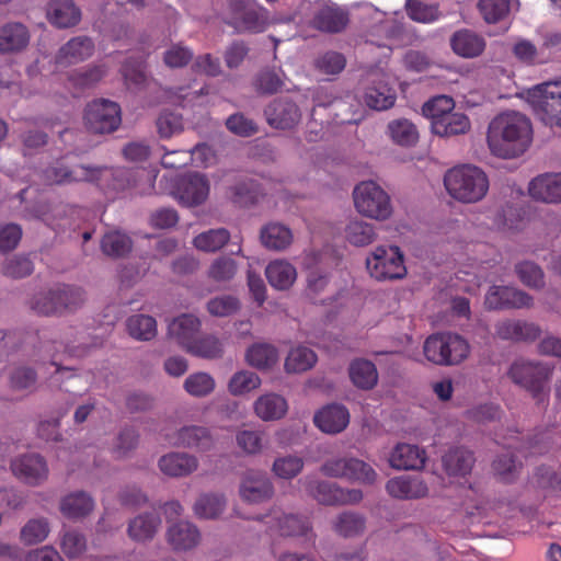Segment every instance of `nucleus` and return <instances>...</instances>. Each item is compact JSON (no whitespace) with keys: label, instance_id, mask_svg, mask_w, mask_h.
Listing matches in <instances>:
<instances>
[{"label":"nucleus","instance_id":"nucleus-50","mask_svg":"<svg viewBox=\"0 0 561 561\" xmlns=\"http://www.w3.org/2000/svg\"><path fill=\"white\" fill-rule=\"evenodd\" d=\"M247 362L250 366L257 369H268L278 360L277 350L267 343H259L252 345L247 351Z\"/></svg>","mask_w":561,"mask_h":561},{"label":"nucleus","instance_id":"nucleus-38","mask_svg":"<svg viewBox=\"0 0 561 561\" xmlns=\"http://www.w3.org/2000/svg\"><path fill=\"white\" fill-rule=\"evenodd\" d=\"M59 508L67 518H83L93 511L94 501L87 492L77 491L64 496Z\"/></svg>","mask_w":561,"mask_h":561},{"label":"nucleus","instance_id":"nucleus-56","mask_svg":"<svg viewBox=\"0 0 561 561\" xmlns=\"http://www.w3.org/2000/svg\"><path fill=\"white\" fill-rule=\"evenodd\" d=\"M514 271L519 280L527 287L540 289L545 286V274L541 267L531 261L515 264Z\"/></svg>","mask_w":561,"mask_h":561},{"label":"nucleus","instance_id":"nucleus-47","mask_svg":"<svg viewBox=\"0 0 561 561\" xmlns=\"http://www.w3.org/2000/svg\"><path fill=\"white\" fill-rule=\"evenodd\" d=\"M9 386L13 391L32 393L37 388V373L25 365L13 367L9 371Z\"/></svg>","mask_w":561,"mask_h":561},{"label":"nucleus","instance_id":"nucleus-17","mask_svg":"<svg viewBox=\"0 0 561 561\" xmlns=\"http://www.w3.org/2000/svg\"><path fill=\"white\" fill-rule=\"evenodd\" d=\"M365 104L376 111L391 108L397 100L396 90L389 85L388 77L381 71H371L366 77Z\"/></svg>","mask_w":561,"mask_h":561},{"label":"nucleus","instance_id":"nucleus-60","mask_svg":"<svg viewBox=\"0 0 561 561\" xmlns=\"http://www.w3.org/2000/svg\"><path fill=\"white\" fill-rule=\"evenodd\" d=\"M186 352L202 358L216 359L222 356L224 350L217 337L207 335L201 339H195Z\"/></svg>","mask_w":561,"mask_h":561},{"label":"nucleus","instance_id":"nucleus-54","mask_svg":"<svg viewBox=\"0 0 561 561\" xmlns=\"http://www.w3.org/2000/svg\"><path fill=\"white\" fill-rule=\"evenodd\" d=\"M50 531L48 519L37 517L30 519L20 531V539L24 545H37L44 541Z\"/></svg>","mask_w":561,"mask_h":561},{"label":"nucleus","instance_id":"nucleus-12","mask_svg":"<svg viewBox=\"0 0 561 561\" xmlns=\"http://www.w3.org/2000/svg\"><path fill=\"white\" fill-rule=\"evenodd\" d=\"M121 123V107L116 102L101 99L92 101L85 107L84 126L91 134H111Z\"/></svg>","mask_w":561,"mask_h":561},{"label":"nucleus","instance_id":"nucleus-8","mask_svg":"<svg viewBox=\"0 0 561 561\" xmlns=\"http://www.w3.org/2000/svg\"><path fill=\"white\" fill-rule=\"evenodd\" d=\"M552 375V367L541 362L519 359L510 369L512 381L529 391L539 403L547 400L545 387Z\"/></svg>","mask_w":561,"mask_h":561},{"label":"nucleus","instance_id":"nucleus-33","mask_svg":"<svg viewBox=\"0 0 561 561\" xmlns=\"http://www.w3.org/2000/svg\"><path fill=\"white\" fill-rule=\"evenodd\" d=\"M94 50L93 42L87 36H78L68 41L60 47L56 60L57 64L67 66L77 64L91 57Z\"/></svg>","mask_w":561,"mask_h":561},{"label":"nucleus","instance_id":"nucleus-35","mask_svg":"<svg viewBox=\"0 0 561 561\" xmlns=\"http://www.w3.org/2000/svg\"><path fill=\"white\" fill-rule=\"evenodd\" d=\"M366 517L353 511H344L332 520L333 531L343 538H355L364 535L366 530Z\"/></svg>","mask_w":561,"mask_h":561},{"label":"nucleus","instance_id":"nucleus-63","mask_svg":"<svg viewBox=\"0 0 561 561\" xmlns=\"http://www.w3.org/2000/svg\"><path fill=\"white\" fill-rule=\"evenodd\" d=\"M304 466L305 462L301 457L287 455L274 460L272 471L280 479L291 480L302 471Z\"/></svg>","mask_w":561,"mask_h":561},{"label":"nucleus","instance_id":"nucleus-53","mask_svg":"<svg viewBox=\"0 0 561 561\" xmlns=\"http://www.w3.org/2000/svg\"><path fill=\"white\" fill-rule=\"evenodd\" d=\"M230 239V233L225 228L210 229L197 234L193 244L204 252H216L220 250Z\"/></svg>","mask_w":561,"mask_h":561},{"label":"nucleus","instance_id":"nucleus-51","mask_svg":"<svg viewBox=\"0 0 561 561\" xmlns=\"http://www.w3.org/2000/svg\"><path fill=\"white\" fill-rule=\"evenodd\" d=\"M343 471L345 474H343L342 479L350 481L371 484L377 478V473L370 465L353 457H344Z\"/></svg>","mask_w":561,"mask_h":561},{"label":"nucleus","instance_id":"nucleus-7","mask_svg":"<svg viewBox=\"0 0 561 561\" xmlns=\"http://www.w3.org/2000/svg\"><path fill=\"white\" fill-rule=\"evenodd\" d=\"M423 352L426 359L436 365H458L467 358L469 345L458 334L436 333L425 340Z\"/></svg>","mask_w":561,"mask_h":561},{"label":"nucleus","instance_id":"nucleus-14","mask_svg":"<svg viewBox=\"0 0 561 561\" xmlns=\"http://www.w3.org/2000/svg\"><path fill=\"white\" fill-rule=\"evenodd\" d=\"M169 443L175 448L208 453L215 448L216 439L211 431L202 425H184L168 436Z\"/></svg>","mask_w":561,"mask_h":561},{"label":"nucleus","instance_id":"nucleus-22","mask_svg":"<svg viewBox=\"0 0 561 561\" xmlns=\"http://www.w3.org/2000/svg\"><path fill=\"white\" fill-rule=\"evenodd\" d=\"M494 330L499 339L514 342H534L541 334V329L538 324L519 319L499 321Z\"/></svg>","mask_w":561,"mask_h":561},{"label":"nucleus","instance_id":"nucleus-52","mask_svg":"<svg viewBox=\"0 0 561 561\" xmlns=\"http://www.w3.org/2000/svg\"><path fill=\"white\" fill-rule=\"evenodd\" d=\"M345 238L355 247H365L376 239V231L371 224L354 219L345 227Z\"/></svg>","mask_w":561,"mask_h":561},{"label":"nucleus","instance_id":"nucleus-1","mask_svg":"<svg viewBox=\"0 0 561 561\" xmlns=\"http://www.w3.org/2000/svg\"><path fill=\"white\" fill-rule=\"evenodd\" d=\"M486 142L491 153L497 158H519L531 146L533 124L525 114L503 112L490 122Z\"/></svg>","mask_w":561,"mask_h":561},{"label":"nucleus","instance_id":"nucleus-15","mask_svg":"<svg viewBox=\"0 0 561 561\" xmlns=\"http://www.w3.org/2000/svg\"><path fill=\"white\" fill-rule=\"evenodd\" d=\"M209 195V181L197 172H190L181 176L173 191L174 198L185 207L199 206Z\"/></svg>","mask_w":561,"mask_h":561},{"label":"nucleus","instance_id":"nucleus-11","mask_svg":"<svg viewBox=\"0 0 561 561\" xmlns=\"http://www.w3.org/2000/svg\"><path fill=\"white\" fill-rule=\"evenodd\" d=\"M299 482L308 495L322 505L357 504L363 500V493L358 489H343L335 483L319 480L312 476H306Z\"/></svg>","mask_w":561,"mask_h":561},{"label":"nucleus","instance_id":"nucleus-5","mask_svg":"<svg viewBox=\"0 0 561 561\" xmlns=\"http://www.w3.org/2000/svg\"><path fill=\"white\" fill-rule=\"evenodd\" d=\"M354 206L364 217L385 221L393 213L390 195L376 182L363 181L354 187Z\"/></svg>","mask_w":561,"mask_h":561},{"label":"nucleus","instance_id":"nucleus-43","mask_svg":"<svg viewBox=\"0 0 561 561\" xmlns=\"http://www.w3.org/2000/svg\"><path fill=\"white\" fill-rule=\"evenodd\" d=\"M226 505L227 500L222 494L204 493L197 497L193 511L198 518L215 519L224 513Z\"/></svg>","mask_w":561,"mask_h":561},{"label":"nucleus","instance_id":"nucleus-41","mask_svg":"<svg viewBox=\"0 0 561 561\" xmlns=\"http://www.w3.org/2000/svg\"><path fill=\"white\" fill-rule=\"evenodd\" d=\"M260 239L266 249L282 251L291 244L293 232L279 222H268L262 227Z\"/></svg>","mask_w":561,"mask_h":561},{"label":"nucleus","instance_id":"nucleus-57","mask_svg":"<svg viewBox=\"0 0 561 561\" xmlns=\"http://www.w3.org/2000/svg\"><path fill=\"white\" fill-rule=\"evenodd\" d=\"M238 272L237 262L226 255L215 259L208 267L207 276L215 283H228Z\"/></svg>","mask_w":561,"mask_h":561},{"label":"nucleus","instance_id":"nucleus-34","mask_svg":"<svg viewBox=\"0 0 561 561\" xmlns=\"http://www.w3.org/2000/svg\"><path fill=\"white\" fill-rule=\"evenodd\" d=\"M386 490L391 496L401 500L421 499L428 494L426 483L419 478L390 479L386 484Z\"/></svg>","mask_w":561,"mask_h":561},{"label":"nucleus","instance_id":"nucleus-49","mask_svg":"<svg viewBox=\"0 0 561 561\" xmlns=\"http://www.w3.org/2000/svg\"><path fill=\"white\" fill-rule=\"evenodd\" d=\"M129 335L139 341H150L157 335V321L147 314H134L126 321Z\"/></svg>","mask_w":561,"mask_h":561},{"label":"nucleus","instance_id":"nucleus-28","mask_svg":"<svg viewBox=\"0 0 561 561\" xmlns=\"http://www.w3.org/2000/svg\"><path fill=\"white\" fill-rule=\"evenodd\" d=\"M476 458L465 447H454L442 456V467L449 477H466L474 466Z\"/></svg>","mask_w":561,"mask_h":561},{"label":"nucleus","instance_id":"nucleus-25","mask_svg":"<svg viewBox=\"0 0 561 561\" xmlns=\"http://www.w3.org/2000/svg\"><path fill=\"white\" fill-rule=\"evenodd\" d=\"M528 191L537 201L561 203V173H546L533 179Z\"/></svg>","mask_w":561,"mask_h":561},{"label":"nucleus","instance_id":"nucleus-20","mask_svg":"<svg viewBox=\"0 0 561 561\" xmlns=\"http://www.w3.org/2000/svg\"><path fill=\"white\" fill-rule=\"evenodd\" d=\"M239 494L244 502L257 504L273 496L274 486L266 474L256 471H248L241 479Z\"/></svg>","mask_w":561,"mask_h":561},{"label":"nucleus","instance_id":"nucleus-30","mask_svg":"<svg viewBox=\"0 0 561 561\" xmlns=\"http://www.w3.org/2000/svg\"><path fill=\"white\" fill-rule=\"evenodd\" d=\"M28 43L30 32L24 24L10 22L0 27V53H20L27 47Z\"/></svg>","mask_w":561,"mask_h":561},{"label":"nucleus","instance_id":"nucleus-21","mask_svg":"<svg viewBox=\"0 0 561 561\" xmlns=\"http://www.w3.org/2000/svg\"><path fill=\"white\" fill-rule=\"evenodd\" d=\"M158 468L169 478H186L197 471L199 460L187 451H169L159 458Z\"/></svg>","mask_w":561,"mask_h":561},{"label":"nucleus","instance_id":"nucleus-10","mask_svg":"<svg viewBox=\"0 0 561 561\" xmlns=\"http://www.w3.org/2000/svg\"><path fill=\"white\" fill-rule=\"evenodd\" d=\"M366 267L377 280L401 279L407 275L403 254L399 247H377L366 259Z\"/></svg>","mask_w":561,"mask_h":561},{"label":"nucleus","instance_id":"nucleus-26","mask_svg":"<svg viewBox=\"0 0 561 561\" xmlns=\"http://www.w3.org/2000/svg\"><path fill=\"white\" fill-rule=\"evenodd\" d=\"M201 329V321L193 314H181L168 325V336L174 340L185 351L196 339Z\"/></svg>","mask_w":561,"mask_h":561},{"label":"nucleus","instance_id":"nucleus-44","mask_svg":"<svg viewBox=\"0 0 561 561\" xmlns=\"http://www.w3.org/2000/svg\"><path fill=\"white\" fill-rule=\"evenodd\" d=\"M262 196L260 185L252 180L240 181L229 187V197L239 207L253 206Z\"/></svg>","mask_w":561,"mask_h":561},{"label":"nucleus","instance_id":"nucleus-58","mask_svg":"<svg viewBox=\"0 0 561 561\" xmlns=\"http://www.w3.org/2000/svg\"><path fill=\"white\" fill-rule=\"evenodd\" d=\"M283 77L280 70L264 68L255 77V90L261 94H274L284 88Z\"/></svg>","mask_w":561,"mask_h":561},{"label":"nucleus","instance_id":"nucleus-64","mask_svg":"<svg viewBox=\"0 0 561 561\" xmlns=\"http://www.w3.org/2000/svg\"><path fill=\"white\" fill-rule=\"evenodd\" d=\"M405 10L411 20L420 23H432L442 15L436 4H427L420 0H408Z\"/></svg>","mask_w":561,"mask_h":561},{"label":"nucleus","instance_id":"nucleus-4","mask_svg":"<svg viewBox=\"0 0 561 561\" xmlns=\"http://www.w3.org/2000/svg\"><path fill=\"white\" fill-rule=\"evenodd\" d=\"M84 300L81 288L62 284L34 295L30 308L39 316L60 317L78 310Z\"/></svg>","mask_w":561,"mask_h":561},{"label":"nucleus","instance_id":"nucleus-29","mask_svg":"<svg viewBox=\"0 0 561 561\" xmlns=\"http://www.w3.org/2000/svg\"><path fill=\"white\" fill-rule=\"evenodd\" d=\"M46 16L54 26L68 28L80 22L81 11L72 0H53L47 7Z\"/></svg>","mask_w":561,"mask_h":561},{"label":"nucleus","instance_id":"nucleus-23","mask_svg":"<svg viewBox=\"0 0 561 561\" xmlns=\"http://www.w3.org/2000/svg\"><path fill=\"white\" fill-rule=\"evenodd\" d=\"M313 422L321 432L337 434L347 427L350 412L343 404H328L314 414Z\"/></svg>","mask_w":561,"mask_h":561},{"label":"nucleus","instance_id":"nucleus-18","mask_svg":"<svg viewBox=\"0 0 561 561\" xmlns=\"http://www.w3.org/2000/svg\"><path fill=\"white\" fill-rule=\"evenodd\" d=\"M264 115L267 124L282 130L295 128L301 121L299 106L289 98H277L265 108Z\"/></svg>","mask_w":561,"mask_h":561},{"label":"nucleus","instance_id":"nucleus-46","mask_svg":"<svg viewBox=\"0 0 561 561\" xmlns=\"http://www.w3.org/2000/svg\"><path fill=\"white\" fill-rule=\"evenodd\" d=\"M316 353L307 346L291 348L285 359V369L289 374H300L311 369L317 363Z\"/></svg>","mask_w":561,"mask_h":561},{"label":"nucleus","instance_id":"nucleus-62","mask_svg":"<svg viewBox=\"0 0 561 561\" xmlns=\"http://www.w3.org/2000/svg\"><path fill=\"white\" fill-rule=\"evenodd\" d=\"M33 271V261L26 255H13L7 259L0 267L2 275L13 279L30 276Z\"/></svg>","mask_w":561,"mask_h":561},{"label":"nucleus","instance_id":"nucleus-37","mask_svg":"<svg viewBox=\"0 0 561 561\" xmlns=\"http://www.w3.org/2000/svg\"><path fill=\"white\" fill-rule=\"evenodd\" d=\"M270 285L278 290L289 289L297 278L296 267L285 260L272 261L265 268Z\"/></svg>","mask_w":561,"mask_h":561},{"label":"nucleus","instance_id":"nucleus-55","mask_svg":"<svg viewBox=\"0 0 561 561\" xmlns=\"http://www.w3.org/2000/svg\"><path fill=\"white\" fill-rule=\"evenodd\" d=\"M101 249L107 256L121 257L131 250V240L118 231L107 232L102 238Z\"/></svg>","mask_w":561,"mask_h":561},{"label":"nucleus","instance_id":"nucleus-45","mask_svg":"<svg viewBox=\"0 0 561 561\" xmlns=\"http://www.w3.org/2000/svg\"><path fill=\"white\" fill-rule=\"evenodd\" d=\"M387 134L394 144L402 147H412L419 140L416 126L407 118L391 121L387 126Z\"/></svg>","mask_w":561,"mask_h":561},{"label":"nucleus","instance_id":"nucleus-9","mask_svg":"<svg viewBox=\"0 0 561 561\" xmlns=\"http://www.w3.org/2000/svg\"><path fill=\"white\" fill-rule=\"evenodd\" d=\"M225 23L238 33H260L268 24L267 11L243 0H227V16Z\"/></svg>","mask_w":561,"mask_h":561},{"label":"nucleus","instance_id":"nucleus-16","mask_svg":"<svg viewBox=\"0 0 561 561\" xmlns=\"http://www.w3.org/2000/svg\"><path fill=\"white\" fill-rule=\"evenodd\" d=\"M484 305L490 310L531 309L534 297L515 287L493 285L485 294Z\"/></svg>","mask_w":561,"mask_h":561},{"label":"nucleus","instance_id":"nucleus-3","mask_svg":"<svg viewBox=\"0 0 561 561\" xmlns=\"http://www.w3.org/2000/svg\"><path fill=\"white\" fill-rule=\"evenodd\" d=\"M447 193L456 201L473 204L482 201L489 191V178L479 167L462 164L449 169L444 176Z\"/></svg>","mask_w":561,"mask_h":561},{"label":"nucleus","instance_id":"nucleus-36","mask_svg":"<svg viewBox=\"0 0 561 561\" xmlns=\"http://www.w3.org/2000/svg\"><path fill=\"white\" fill-rule=\"evenodd\" d=\"M287 401L276 393H264L253 403L255 415L262 421H276L287 412Z\"/></svg>","mask_w":561,"mask_h":561},{"label":"nucleus","instance_id":"nucleus-24","mask_svg":"<svg viewBox=\"0 0 561 561\" xmlns=\"http://www.w3.org/2000/svg\"><path fill=\"white\" fill-rule=\"evenodd\" d=\"M167 541L175 551H188L198 546L201 533L191 522L180 520L167 530Z\"/></svg>","mask_w":561,"mask_h":561},{"label":"nucleus","instance_id":"nucleus-31","mask_svg":"<svg viewBox=\"0 0 561 561\" xmlns=\"http://www.w3.org/2000/svg\"><path fill=\"white\" fill-rule=\"evenodd\" d=\"M389 462L397 470H417L425 463V451L415 445L398 444L390 455Z\"/></svg>","mask_w":561,"mask_h":561},{"label":"nucleus","instance_id":"nucleus-39","mask_svg":"<svg viewBox=\"0 0 561 561\" xmlns=\"http://www.w3.org/2000/svg\"><path fill=\"white\" fill-rule=\"evenodd\" d=\"M348 375L353 385L362 390H370L378 382L375 364L365 358H356L348 366Z\"/></svg>","mask_w":561,"mask_h":561},{"label":"nucleus","instance_id":"nucleus-32","mask_svg":"<svg viewBox=\"0 0 561 561\" xmlns=\"http://www.w3.org/2000/svg\"><path fill=\"white\" fill-rule=\"evenodd\" d=\"M161 526V518L154 513H142L129 520L128 537L135 542L151 541Z\"/></svg>","mask_w":561,"mask_h":561},{"label":"nucleus","instance_id":"nucleus-27","mask_svg":"<svg viewBox=\"0 0 561 561\" xmlns=\"http://www.w3.org/2000/svg\"><path fill=\"white\" fill-rule=\"evenodd\" d=\"M485 39L476 32L462 28L456 31L450 37L453 51L462 58H476L485 49Z\"/></svg>","mask_w":561,"mask_h":561},{"label":"nucleus","instance_id":"nucleus-6","mask_svg":"<svg viewBox=\"0 0 561 561\" xmlns=\"http://www.w3.org/2000/svg\"><path fill=\"white\" fill-rule=\"evenodd\" d=\"M526 100L545 124L561 127V80L547 81L528 89Z\"/></svg>","mask_w":561,"mask_h":561},{"label":"nucleus","instance_id":"nucleus-13","mask_svg":"<svg viewBox=\"0 0 561 561\" xmlns=\"http://www.w3.org/2000/svg\"><path fill=\"white\" fill-rule=\"evenodd\" d=\"M13 476L28 486L44 484L49 476L45 458L36 453H27L14 457L10 462Z\"/></svg>","mask_w":561,"mask_h":561},{"label":"nucleus","instance_id":"nucleus-42","mask_svg":"<svg viewBox=\"0 0 561 561\" xmlns=\"http://www.w3.org/2000/svg\"><path fill=\"white\" fill-rule=\"evenodd\" d=\"M470 121L467 115L458 112H450L444 118L432 124V131L440 137L462 135L469 131Z\"/></svg>","mask_w":561,"mask_h":561},{"label":"nucleus","instance_id":"nucleus-40","mask_svg":"<svg viewBox=\"0 0 561 561\" xmlns=\"http://www.w3.org/2000/svg\"><path fill=\"white\" fill-rule=\"evenodd\" d=\"M493 476L501 482L511 483L515 481L520 472L522 462L517 460L511 449L497 454L491 465Z\"/></svg>","mask_w":561,"mask_h":561},{"label":"nucleus","instance_id":"nucleus-48","mask_svg":"<svg viewBox=\"0 0 561 561\" xmlns=\"http://www.w3.org/2000/svg\"><path fill=\"white\" fill-rule=\"evenodd\" d=\"M512 7V0H478L477 10L486 24L504 21Z\"/></svg>","mask_w":561,"mask_h":561},{"label":"nucleus","instance_id":"nucleus-19","mask_svg":"<svg viewBox=\"0 0 561 561\" xmlns=\"http://www.w3.org/2000/svg\"><path fill=\"white\" fill-rule=\"evenodd\" d=\"M351 21L350 11L335 3L320 8L313 15L310 24L313 28L329 34L344 32Z\"/></svg>","mask_w":561,"mask_h":561},{"label":"nucleus","instance_id":"nucleus-61","mask_svg":"<svg viewBox=\"0 0 561 561\" xmlns=\"http://www.w3.org/2000/svg\"><path fill=\"white\" fill-rule=\"evenodd\" d=\"M277 530L282 536H302L310 529V523L306 517L294 514H282L276 517Z\"/></svg>","mask_w":561,"mask_h":561},{"label":"nucleus","instance_id":"nucleus-59","mask_svg":"<svg viewBox=\"0 0 561 561\" xmlns=\"http://www.w3.org/2000/svg\"><path fill=\"white\" fill-rule=\"evenodd\" d=\"M261 386L257 374L249 370H240L232 375L228 382V390L232 396L247 394Z\"/></svg>","mask_w":561,"mask_h":561},{"label":"nucleus","instance_id":"nucleus-2","mask_svg":"<svg viewBox=\"0 0 561 561\" xmlns=\"http://www.w3.org/2000/svg\"><path fill=\"white\" fill-rule=\"evenodd\" d=\"M123 170H111L106 167L77 164L73 167L57 162L45 170V179L51 184L65 185L80 182H110L111 188L122 191L127 181Z\"/></svg>","mask_w":561,"mask_h":561}]
</instances>
